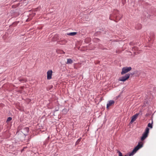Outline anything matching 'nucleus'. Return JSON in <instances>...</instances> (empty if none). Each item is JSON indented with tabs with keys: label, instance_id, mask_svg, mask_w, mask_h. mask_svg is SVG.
<instances>
[{
	"label": "nucleus",
	"instance_id": "obj_1",
	"mask_svg": "<svg viewBox=\"0 0 156 156\" xmlns=\"http://www.w3.org/2000/svg\"><path fill=\"white\" fill-rule=\"evenodd\" d=\"M143 146V144L141 143V144L139 143L138 145L136 146L135 148L133 149V151L129 153V156H132L135 154L136 151L142 147Z\"/></svg>",
	"mask_w": 156,
	"mask_h": 156
},
{
	"label": "nucleus",
	"instance_id": "obj_2",
	"mask_svg": "<svg viewBox=\"0 0 156 156\" xmlns=\"http://www.w3.org/2000/svg\"><path fill=\"white\" fill-rule=\"evenodd\" d=\"M117 13H115V15H114L113 12V14L110 15L109 19L111 20H114L116 22L119 21L121 18V17L118 18V16L117 15Z\"/></svg>",
	"mask_w": 156,
	"mask_h": 156
},
{
	"label": "nucleus",
	"instance_id": "obj_3",
	"mask_svg": "<svg viewBox=\"0 0 156 156\" xmlns=\"http://www.w3.org/2000/svg\"><path fill=\"white\" fill-rule=\"evenodd\" d=\"M149 129L147 127L145 132L142 134V136L141 138V140L143 141L148 136V134L149 133Z\"/></svg>",
	"mask_w": 156,
	"mask_h": 156
},
{
	"label": "nucleus",
	"instance_id": "obj_4",
	"mask_svg": "<svg viewBox=\"0 0 156 156\" xmlns=\"http://www.w3.org/2000/svg\"><path fill=\"white\" fill-rule=\"evenodd\" d=\"M130 74L128 73L125 75L124 76L120 77L119 79V81L124 82L127 80L129 77Z\"/></svg>",
	"mask_w": 156,
	"mask_h": 156
},
{
	"label": "nucleus",
	"instance_id": "obj_5",
	"mask_svg": "<svg viewBox=\"0 0 156 156\" xmlns=\"http://www.w3.org/2000/svg\"><path fill=\"white\" fill-rule=\"evenodd\" d=\"M132 69V68L131 67H123L122 68V71L121 72V74L123 75L125 74L127 72L130 71Z\"/></svg>",
	"mask_w": 156,
	"mask_h": 156
},
{
	"label": "nucleus",
	"instance_id": "obj_6",
	"mask_svg": "<svg viewBox=\"0 0 156 156\" xmlns=\"http://www.w3.org/2000/svg\"><path fill=\"white\" fill-rule=\"evenodd\" d=\"M52 73V70H48L47 72V79L48 80H50L51 78V76Z\"/></svg>",
	"mask_w": 156,
	"mask_h": 156
},
{
	"label": "nucleus",
	"instance_id": "obj_7",
	"mask_svg": "<svg viewBox=\"0 0 156 156\" xmlns=\"http://www.w3.org/2000/svg\"><path fill=\"white\" fill-rule=\"evenodd\" d=\"M140 113L136 114L135 115H133L132 117V118L131 121V122L132 123L136 120L138 116L139 115Z\"/></svg>",
	"mask_w": 156,
	"mask_h": 156
},
{
	"label": "nucleus",
	"instance_id": "obj_8",
	"mask_svg": "<svg viewBox=\"0 0 156 156\" xmlns=\"http://www.w3.org/2000/svg\"><path fill=\"white\" fill-rule=\"evenodd\" d=\"M115 103L114 101L113 100H110L108 103L107 104V108H108L109 107L111 106L112 105L114 104Z\"/></svg>",
	"mask_w": 156,
	"mask_h": 156
},
{
	"label": "nucleus",
	"instance_id": "obj_9",
	"mask_svg": "<svg viewBox=\"0 0 156 156\" xmlns=\"http://www.w3.org/2000/svg\"><path fill=\"white\" fill-rule=\"evenodd\" d=\"M114 15H115V13H117V15L118 16V18L121 17V18L122 17L121 15L119 14L118 11L117 10H115L114 11Z\"/></svg>",
	"mask_w": 156,
	"mask_h": 156
},
{
	"label": "nucleus",
	"instance_id": "obj_10",
	"mask_svg": "<svg viewBox=\"0 0 156 156\" xmlns=\"http://www.w3.org/2000/svg\"><path fill=\"white\" fill-rule=\"evenodd\" d=\"M73 62V60L71 58H68L67 59V61L66 62V64H71Z\"/></svg>",
	"mask_w": 156,
	"mask_h": 156
},
{
	"label": "nucleus",
	"instance_id": "obj_11",
	"mask_svg": "<svg viewBox=\"0 0 156 156\" xmlns=\"http://www.w3.org/2000/svg\"><path fill=\"white\" fill-rule=\"evenodd\" d=\"M142 27L141 25L140 24H139L136 26L135 28L137 30H139Z\"/></svg>",
	"mask_w": 156,
	"mask_h": 156
},
{
	"label": "nucleus",
	"instance_id": "obj_12",
	"mask_svg": "<svg viewBox=\"0 0 156 156\" xmlns=\"http://www.w3.org/2000/svg\"><path fill=\"white\" fill-rule=\"evenodd\" d=\"M29 129L28 127H26L24 128V131H25V132L24 131L25 134H27L29 132Z\"/></svg>",
	"mask_w": 156,
	"mask_h": 156
},
{
	"label": "nucleus",
	"instance_id": "obj_13",
	"mask_svg": "<svg viewBox=\"0 0 156 156\" xmlns=\"http://www.w3.org/2000/svg\"><path fill=\"white\" fill-rule=\"evenodd\" d=\"M77 34V32H71L69 33H68L67 34V35H69V36H73L75 35H76Z\"/></svg>",
	"mask_w": 156,
	"mask_h": 156
},
{
	"label": "nucleus",
	"instance_id": "obj_14",
	"mask_svg": "<svg viewBox=\"0 0 156 156\" xmlns=\"http://www.w3.org/2000/svg\"><path fill=\"white\" fill-rule=\"evenodd\" d=\"M152 123H153V121H152V123H149L148 124L147 126L148 127L150 128H152V127H153V126H152Z\"/></svg>",
	"mask_w": 156,
	"mask_h": 156
},
{
	"label": "nucleus",
	"instance_id": "obj_15",
	"mask_svg": "<svg viewBox=\"0 0 156 156\" xmlns=\"http://www.w3.org/2000/svg\"><path fill=\"white\" fill-rule=\"evenodd\" d=\"M117 153L119 154V156H123L122 155V153L119 151H118Z\"/></svg>",
	"mask_w": 156,
	"mask_h": 156
},
{
	"label": "nucleus",
	"instance_id": "obj_16",
	"mask_svg": "<svg viewBox=\"0 0 156 156\" xmlns=\"http://www.w3.org/2000/svg\"><path fill=\"white\" fill-rule=\"evenodd\" d=\"M12 119V118L11 117H9L7 119V122H9Z\"/></svg>",
	"mask_w": 156,
	"mask_h": 156
},
{
	"label": "nucleus",
	"instance_id": "obj_17",
	"mask_svg": "<svg viewBox=\"0 0 156 156\" xmlns=\"http://www.w3.org/2000/svg\"><path fill=\"white\" fill-rule=\"evenodd\" d=\"M94 41H97V42H98L99 41V39L97 38H95L94 39Z\"/></svg>",
	"mask_w": 156,
	"mask_h": 156
},
{
	"label": "nucleus",
	"instance_id": "obj_18",
	"mask_svg": "<svg viewBox=\"0 0 156 156\" xmlns=\"http://www.w3.org/2000/svg\"><path fill=\"white\" fill-rule=\"evenodd\" d=\"M26 148V147H24L21 150V152H22V151H24V149Z\"/></svg>",
	"mask_w": 156,
	"mask_h": 156
},
{
	"label": "nucleus",
	"instance_id": "obj_19",
	"mask_svg": "<svg viewBox=\"0 0 156 156\" xmlns=\"http://www.w3.org/2000/svg\"><path fill=\"white\" fill-rule=\"evenodd\" d=\"M127 156L126 155H125V156Z\"/></svg>",
	"mask_w": 156,
	"mask_h": 156
}]
</instances>
